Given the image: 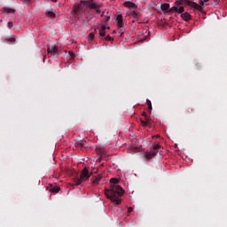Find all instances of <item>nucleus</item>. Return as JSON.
Returning a JSON list of instances; mask_svg holds the SVG:
<instances>
[{"label": "nucleus", "mask_w": 227, "mask_h": 227, "mask_svg": "<svg viewBox=\"0 0 227 227\" xmlns=\"http://www.w3.org/2000/svg\"><path fill=\"white\" fill-rule=\"evenodd\" d=\"M169 13H184V12H185V8H184V6H180L178 7H171L169 9Z\"/></svg>", "instance_id": "1a4fd4ad"}, {"label": "nucleus", "mask_w": 227, "mask_h": 227, "mask_svg": "<svg viewBox=\"0 0 227 227\" xmlns=\"http://www.w3.org/2000/svg\"><path fill=\"white\" fill-rule=\"evenodd\" d=\"M95 33H97V28L94 29V32L90 33L89 40H93L95 38Z\"/></svg>", "instance_id": "4be33fe9"}, {"label": "nucleus", "mask_w": 227, "mask_h": 227, "mask_svg": "<svg viewBox=\"0 0 227 227\" xmlns=\"http://www.w3.org/2000/svg\"><path fill=\"white\" fill-rule=\"evenodd\" d=\"M130 15L133 19H139V13L136 12V11H131Z\"/></svg>", "instance_id": "412c9836"}, {"label": "nucleus", "mask_w": 227, "mask_h": 227, "mask_svg": "<svg viewBox=\"0 0 227 227\" xmlns=\"http://www.w3.org/2000/svg\"><path fill=\"white\" fill-rule=\"evenodd\" d=\"M76 148H88V143L85 140H80L75 143Z\"/></svg>", "instance_id": "9d476101"}, {"label": "nucleus", "mask_w": 227, "mask_h": 227, "mask_svg": "<svg viewBox=\"0 0 227 227\" xmlns=\"http://www.w3.org/2000/svg\"><path fill=\"white\" fill-rule=\"evenodd\" d=\"M146 104L148 106V111H152L153 107H152V101L150 99H146Z\"/></svg>", "instance_id": "b1692460"}, {"label": "nucleus", "mask_w": 227, "mask_h": 227, "mask_svg": "<svg viewBox=\"0 0 227 227\" xmlns=\"http://www.w3.org/2000/svg\"><path fill=\"white\" fill-rule=\"evenodd\" d=\"M132 210H134V208H132V207H128V214H130V212H132Z\"/></svg>", "instance_id": "c756f323"}, {"label": "nucleus", "mask_w": 227, "mask_h": 227, "mask_svg": "<svg viewBox=\"0 0 227 227\" xmlns=\"http://www.w3.org/2000/svg\"><path fill=\"white\" fill-rule=\"evenodd\" d=\"M156 155H157L156 151L145 152V160H152V159H153V157H155Z\"/></svg>", "instance_id": "6e6552de"}, {"label": "nucleus", "mask_w": 227, "mask_h": 227, "mask_svg": "<svg viewBox=\"0 0 227 227\" xmlns=\"http://www.w3.org/2000/svg\"><path fill=\"white\" fill-rule=\"evenodd\" d=\"M160 8L163 12H167V10H169V4H162Z\"/></svg>", "instance_id": "a211bd4d"}, {"label": "nucleus", "mask_w": 227, "mask_h": 227, "mask_svg": "<svg viewBox=\"0 0 227 227\" xmlns=\"http://www.w3.org/2000/svg\"><path fill=\"white\" fill-rule=\"evenodd\" d=\"M153 149H152L151 151H152V152H156V153H157V152H159V148H160V145H158V144H156V145H154L153 146Z\"/></svg>", "instance_id": "5701e85b"}, {"label": "nucleus", "mask_w": 227, "mask_h": 227, "mask_svg": "<svg viewBox=\"0 0 227 227\" xmlns=\"http://www.w3.org/2000/svg\"><path fill=\"white\" fill-rule=\"evenodd\" d=\"M7 27H8L9 29H12V28L13 27V22L9 21V22L7 23Z\"/></svg>", "instance_id": "bb28decb"}, {"label": "nucleus", "mask_w": 227, "mask_h": 227, "mask_svg": "<svg viewBox=\"0 0 227 227\" xmlns=\"http://www.w3.org/2000/svg\"><path fill=\"white\" fill-rule=\"evenodd\" d=\"M118 184V178H112L110 180V189L105 190V196L110 200L115 205L121 203V197L123 196V188L116 184Z\"/></svg>", "instance_id": "f257e3e1"}, {"label": "nucleus", "mask_w": 227, "mask_h": 227, "mask_svg": "<svg viewBox=\"0 0 227 227\" xmlns=\"http://www.w3.org/2000/svg\"><path fill=\"white\" fill-rule=\"evenodd\" d=\"M7 43H15V36H11L6 39Z\"/></svg>", "instance_id": "6ab92c4d"}, {"label": "nucleus", "mask_w": 227, "mask_h": 227, "mask_svg": "<svg viewBox=\"0 0 227 227\" xmlns=\"http://www.w3.org/2000/svg\"><path fill=\"white\" fill-rule=\"evenodd\" d=\"M117 26H119V28L121 29L123 27V16L121 14H119L116 18Z\"/></svg>", "instance_id": "9b49d317"}, {"label": "nucleus", "mask_w": 227, "mask_h": 227, "mask_svg": "<svg viewBox=\"0 0 227 227\" xmlns=\"http://www.w3.org/2000/svg\"><path fill=\"white\" fill-rule=\"evenodd\" d=\"M96 153L98 155L100 156V158L98 159V162H100L102 159H106V157H107V152H106V149H104L103 147L97 146Z\"/></svg>", "instance_id": "423d86ee"}, {"label": "nucleus", "mask_w": 227, "mask_h": 227, "mask_svg": "<svg viewBox=\"0 0 227 227\" xmlns=\"http://www.w3.org/2000/svg\"><path fill=\"white\" fill-rule=\"evenodd\" d=\"M102 180V175H98V176H93L91 178V183L93 185H97L98 184H100V181Z\"/></svg>", "instance_id": "f8f14e48"}, {"label": "nucleus", "mask_w": 227, "mask_h": 227, "mask_svg": "<svg viewBox=\"0 0 227 227\" xmlns=\"http://www.w3.org/2000/svg\"><path fill=\"white\" fill-rule=\"evenodd\" d=\"M69 56H71V58H74V52L69 51Z\"/></svg>", "instance_id": "2f4dec72"}, {"label": "nucleus", "mask_w": 227, "mask_h": 227, "mask_svg": "<svg viewBox=\"0 0 227 227\" xmlns=\"http://www.w3.org/2000/svg\"><path fill=\"white\" fill-rule=\"evenodd\" d=\"M199 3H200V5H199V6L201 7V11H202L203 8H205V2H204V0H200Z\"/></svg>", "instance_id": "a878e982"}, {"label": "nucleus", "mask_w": 227, "mask_h": 227, "mask_svg": "<svg viewBox=\"0 0 227 227\" xmlns=\"http://www.w3.org/2000/svg\"><path fill=\"white\" fill-rule=\"evenodd\" d=\"M183 6H191V8H194L195 10H198L199 12H201V6L195 2H191L189 0H182Z\"/></svg>", "instance_id": "39448f33"}, {"label": "nucleus", "mask_w": 227, "mask_h": 227, "mask_svg": "<svg viewBox=\"0 0 227 227\" xmlns=\"http://www.w3.org/2000/svg\"><path fill=\"white\" fill-rule=\"evenodd\" d=\"M90 176H91V175H90V171H88V168L85 167L82 170L80 177L77 176L74 179V185H81L82 182H86V180H90Z\"/></svg>", "instance_id": "f03ea898"}, {"label": "nucleus", "mask_w": 227, "mask_h": 227, "mask_svg": "<svg viewBox=\"0 0 227 227\" xmlns=\"http://www.w3.org/2000/svg\"><path fill=\"white\" fill-rule=\"evenodd\" d=\"M210 1H212L213 3H216V4L219 3V0H210Z\"/></svg>", "instance_id": "473e14b6"}, {"label": "nucleus", "mask_w": 227, "mask_h": 227, "mask_svg": "<svg viewBox=\"0 0 227 227\" xmlns=\"http://www.w3.org/2000/svg\"><path fill=\"white\" fill-rule=\"evenodd\" d=\"M83 4L90 8V10H96L97 13H100V4L95 3L93 0L84 1Z\"/></svg>", "instance_id": "20e7f679"}, {"label": "nucleus", "mask_w": 227, "mask_h": 227, "mask_svg": "<svg viewBox=\"0 0 227 227\" xmlns=\"http://www.w3.org/2000/svg\"><path fill=\"white\" fill-rule=\"evenodd\" d=\"M181 19H183V20L185 22H189V20H192V17L189 14V12H184L181 14Z\"/></svg>", "instance_id": "ddd939ff"}, {"label": "nucleus", "mask_w": 227, "mask_h": 227, "mask_svg": "<svg viewBox=\"0 0 227 227\" xmlns=\"http://www.w3.org/2000/svg\"><path fill=\"white\" fill-rule=\"evenodd\" d=\"M143 116H146V113H144V114H143Z\"/></svg>", "instance_id": "e433bc0d"}, {"label": "nucleus", "mask_w": 227, "mask_h": 227, "mask_svg": "<svg viewBox=\"0 0 227 227\" xmlns=\"http://www.w3.org/2000/svg\"><path fill=\"white\" fill-rule=\"evenodd\" d=\"M23 3H26L27 4L31 1V0H22Z\"/></svg>", "instance_id": "7c9ffc66"}, {"label": "nucleus", "mask_w": 227, "mask_h": 227, "mask_svg": "<svg viewBox=\"0 0 227 227\" xmlns=\"http://www.w3.org/2000/svg\"><path fill=\"white\" fill-rule=\"evenodd\" d=\"M109 19H110L109 17H106V21L107 22L109 20Z\"/></svg>", "instance_id": "72a5a7b5"}, {"label": "nucleus", "mask_w": 227, "mask_h": 227, "mask_svg": "<svg viewBox=\"0 0 227 227\" xmlns=\"http://www.w3.org/2000/svg\"><path fill=\"white\" fill-rule=\"evenodd\" d=\"M105 40L106 41V42H111V40H113V37H111V35H107L106 38H105Z\"/></svg>", "instance_id": "c85d7f7f"}, {"label": "nucleus", "mask_w": 227, "mask_h": 227, "mask_svg": "<svg viewBox=\"0 0 227 227\" xmlns=\"http://www.w3.org/2000/svg\"><path fill=\"white\" fill-rule=\"evenodd\" d=\"M4 13H15V10L8 7H4Z\"/></svg>", "instance_id": "f3484780"}, {"label": "nucleus", "mask_w": 227, "mask_h": 227, "mask_svg": "<svg viewBox=\"0 0 227 227\" xmlns=\"http://www.w3.org/2000/svg\"><path fill=\"white\" fill-rule=\"evenodd\" d=\"M51 1H52V3H56V1H58V0H51Z\"/></svg>", "instance_id": "c9c22d12"}, {"label": "nucleus", "mask_w": 227, "mask_h": 227, "mask_svg": "<svg viewBox=\"0 0 227 227\" xmlns=\"http://www.w3.org/2000/svg\"><path fill=\"white\" fill-rule=\"evenodd\" d=\"M46 15H47V17H51V19H54V17H56V13H54V12H52V11H48L46 12Z\"/></svg>", "instance_id": "aec40b11"}, {"label": "nucleus", "mask_w": 227, "mask_h": 227, "mask_svg": "<svg viewBox=\"0 0 227 227\" xmlns=\"http://www.w3.org/2000/svg\"><path fill=\"white\" fill-rule=\"evenodd\" d=\"M48 189H49L50 192H59L60 188L59 186L50 184Z\"/></svg>", "instance_id": "2eb2a0df"}, {"label": "nucleus", "mask_w": 227, "mask_h": 227, "mask_svg": "<svg viewBox=\"0 0 227 227\" xmlns=\"http://www.w3.org/2000/svg\"><path fill=\"white\" fill-rule=\"evenodd\" d=\"M176 7L184 6L182 0H177L175 2Z\"/></svg>", "instance_id": "393cba45"}, {"label": "nucleus", "mask_w": 227, "mask_h": 227, "mask_svg": "<svg viewBox=\"0 0 227 227\" xmlns=\"http://www.w3.org/2000/svg\"><path fill=\"white\" fill-rule=\"evenodd\" d=\"M205 3H208V1H210V0H203Z\"/></svg>", "instance_id": "f704fd0d"}, {"label": "nucleus", "mask_w": 227, "mask_h": 227, "mask_svg": "<svg viewBox=\"0 0 227 227\" xmlns=\"http://www.w3.org/2000/svg\"><path fill=\"white\" fill-rule=\"evenodd\" d=\"M47 51L48 54L54 56V58H58V56H59V53L58 52V47L56 46L48 47Z\"/></svg>", "instance_id": "0eeeda50"}, {"label": "nucleus", "mask_w": 227, "mask_h": 227, "mask_svg": "<svg viewBox=\"0 0 227 227\" xmlns=\"http://www.w3.org/2000/svg\"><path fill=\"white\" fill-rule=\"evenodd\" d=\"M123 6H125L126 8H130L131 10H136V8H137V6H136V4L132 2H124Z\"/></svg>", "instance_id": "4468645a"}, {"label": "nucleus", "mask_w": 227, "mask_h": 227, "mask_svg": "<svg viewBox=\"0 0 227 227\" xmlns=\"http://www.w3.org/2000/svg\"><path fill=\"white\" fill-rule=\"evenodd\" d=\"M84 1H80V3L74 4V10L72 11L74 19L79 20V15L81 14V12H82V8H84Z\"/></svg>", "instance_id": "7ed1b4c3"}, {"label": "nucleus", "mask_w": 227, "mask_h": 227, "mask_svg": "<svg viewBox=\"0 0 227 227\" xmlns=\"http://www.w3.org/2000/svg\"><path fill=\"white\" fill-rule=\"evenodd\" d=\"M106 29H107L106 25H103L101 27H99V36H104L106 35Z\"/></svg>", "instance_id": "dca6fc26"}, {"label": "nucleus", "mask_w": 227, "mask_h": 227, "mask_svg": "<svg viewBox=\"0 0 227 227\" xmlns=\"http://www.w3.org/2000/svg\"><path fill=\"white\" fill-rule=\"evenodd\" d=\"M141 124H142L144 127H146V126H148V121H143V120H141Z\"/></svg>", "instance_id": "cd10ccee"}]
</instances>
